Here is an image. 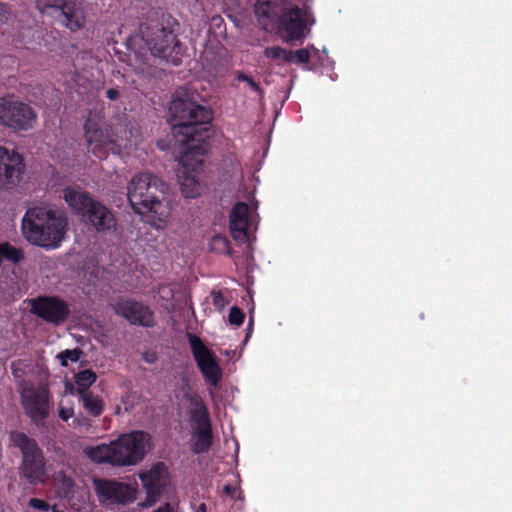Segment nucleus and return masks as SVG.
<instances>
[{
	"label": "nucleus",
	"instance_id": "obj_34",
	"mask_svg": "<svg viewBox=\"0 0 512 512\" xmlns=\"http://www.w3.org/2000/svg\"><path fill=\"white\" fill-rule=\"evenodd\" d=\"M119 96L120 91L117 88H110L106 91V97L111 101L117 100Z\"/></svg>",
	"mask_w": 512,
	"mask_h": 512
},
{
	"label": "nucleus",
	"instance_id": "obj_22",
	"mask_svg": "<svg viewBox=\"0 0 512 512\" xmlns=\"http://www.w3.org/2000/svg\"><path fill=\"white\" fill-rule=\"evenodd\" d=\"M78 399L86 413L92 417L101 416L105 410L103 398L92 391H83L82 394L78 395Z\"/></svg>",
	"mask_w": 512,
	"mask_h": 512
},
{
	"label": "nucleus",
	"instance_id": "obj_10",
	"mask_svg": "<svg viewBox=\"0 0 512 512\" xmlns=\"http://www.w3.org/2000/svg\"><path fill=\"white\" fill-rule=\"evenodd\" d=\"M30 312L57 327L70 319L71 304L57 295H40L30 300Z\"/></svg>",
	"mask_w": 512,
	"mask_h": 512
},
{
	"label": "nucleus",
	"instance_id": "obj_15",
	"mask_svg": "<svg viewBox=\"0 0 512 512\" xmlns=\"http://www.w3.org/2000/svg\"><path fill=\"white\" fill-rule=\"evenodd\" d=\"M146 491V499L142 507H150L157 502L170 482L168 467L164 462H156L147 471L139 474Z\"/></svg>",
	"mask_w": 512,
	"mask_h": 512
},
{
	"label": "nucleus",
	"instance_id": "obj_3",
	"mask_svg": "<svg viewBox=\"0 0 512 512\" xmlns=\"http://www.w3.org/2000/svg\"><path fill=\"white\" fill-rule=\"evenodd\" d=\"M67 225V218L63 213L44 206H35L26 210L21 221V231L24 239L31 245L51 249L60 246Z\"/></svg>",
	"mask_w": 512,
	"mask_h": 512
},
{
	"label": "nucleus",
	"instance_id": "obj_37",
	"mask_svg": "<svg viewBox=\"0 0 512 512\" xmlns=\"http://www.w3.org/2000/svg\"><path fill=\"white\" fill-rule=\"evenodd\" d=\"M223 491L226 495L233 496L236 492V489H235V487H233L231 485H225L223 487Z\"/></svg>",
	"mask_w": 512,
	"mask_h": 512
},
{
	"label": "nucleus",
	"instance_id": "obj_11",
	"mask_svg": "<svg viewBox=\"0 0 512 512\" xmlns=\"http://www.w3.org/2000/svg\"><path fill=\"white\" fill-rule=\"evenodd\" d=\"M93 486L99 502L105 506L127 505L137 498L136 484L114 479L94 478Z\"/></svg>",
	"mask_w": 512,
	"mask_h": 512
},
{
	"label": "nucleus",
	"instance_id": "obj_38",
	"mask_svg": "<svg viewBox=\"0 0 512 512\" xmlns=\"http://www.w3.org/2000/svg\"><path fill=\"white\" fill-rule=\"evenodd\" d=\"M195 512H207V507L205 503H201Z\"/></svg>",
	"mask_w": 512,
	"mask_h": 512
},
{
	"label": "nucleus",
	"instance_id": "obj_24",
	"mask_svg": "<svg viewBox=\"0 0 512 512\" xmlns=\"http://www.w3.org/2000/svg\"><path fill=\"white\" fill-rule=\"evenodd\" d=\"M74 379L77 386V395H80L83 391H90L89 388L96 382L97 375L91 369H86L76 373Z\"/></svg>",
	"mask_w": 512,
	"mask_h": 512
},
{
	"label": "nucleus",
	"instance_id": "obj_21",
	"mask_svg": "<svg viewBox=\"0 0 512 512\" xmlns=\"http://www.w3.org/2000/svg\"><path fill=\"white\" fill-rule=\"evenodd\" d=\"M249 206L245 202H237L230 213L229 229L234 239L246 236L248 229Z\"/></svg>",
	"mask_w": 512,
	"mask_h": 512
},
{
	"label": "nucleus",
	"instance_id": "obj_30",
	"mask_svg": "<svg viewBox=\"0 0 512 512\" xmlns=\"http://www.w3.org/2000/svg\"><path fill=\"white\" fill-rule=\"evenodd\" d=\"M310 61V53L306 48L293 52V62L307 64Z\"/></svg>",
	"mask_w": 512,
	"mask_h": 512
},
{
	"label": "nucleus",
	"instance_id": "obj_20",
	"mask_svg": "<svg viewBox=\"0 0 512 512\" xmlns=\"http://www.w3.org/2000/svg\"><path fill=\"white\" fill-rule=\"evenodd\" d=\"M190 406V421L194 430L211 429V418L206 403L198 394L187 396Z\"/></svg>",
	"mask_w": 512,
	"mask_h": 512
},
{
	"label": "nucleus",
	"instance_id": "obj_19",
	"mask_svg": "<svg viewBox=\"0 0 512 512\" xmlns=\"http://www.w3.org/2000/svg\"><path fill=\"white\" fill-rule=\"evenodd\" d=\"M287 7L286 0H256L255 14L259 23L268 30L276 26Z\"/></svg>",
	"mask_w": 512,
	"mask_h": 512
},
{
	"label": "nucleus",
	"instance_id": "obj_31",
	"mask_svg": "<svg viewBox=\"0 0 512 512\" xmlns=\"http://www.w3.org/2000/svg\"><path fill=\"white\" fill-rule=\"evenodd\" d=\"M29 506L43 512H48L50 510V504L39 498H31L29 500Z\"/></svg>",
	"mask_w": 512,
	"mask_h": 512
},
{
	"label": "nucleus",
	"instance_id": "obj_35",
	"mask_svg": "<svg viewBox=\"0 0 512 512\" xmlns=\"http://www.w3.org/2000/svg\"><path fill=\"white\" fill-rule=\"evenodd\" d=\"M253 326H254V319H253L252 313H250L249 322H248V325H247L246 335H245L244 342H247L248 338L252 334Z\"/></svg>",
	"mask_w": 512,
	"mask_h": 512
},
{
	"label": "nucleus",
	"instance_id": "obj_14",
	"mask_svg": "<svg viewBox=\"0 0 512 512\" xmlns=\"http://www.w3.org/2000/svg\"><path fill=\"white\" fill-rule=\"evenodd\" d=\"M25 171L24 158L15 150L0 146V191L15 188Z\"/></svg>",
	"mask_w": 512,
	"mask_h": 512
},
{
	"label": "nucleus",
	"instance_id": "obj_17",
	"mask_svg": "<svg viewBox=\"0 0 512 512\" xmlns=\"http://www.w3.org/2000/svg\"><path fill=\"white\" fill-rule=\"evenodd\" d=\"M42 10L52 9L63 16V23L72 31L82 28L85 17L81 0H40Z\"/></svg>",
	"mask_w": 512,
	"mask_h": 512
},
{
	"label": "nucleus",
	"instance_id": "obj_7",
	"mask_svg": "<svg viewBox=\"0 0 512 512\" xmlns=\"http://www.w3.org/2000/svg\"><path fill=\"white\" fill-rule=\"evenodd\" d=\"M9 440L21 452L22 459L18 467L20 478L33 486L44 483L46 461L38 442L21 431H11Z\"/></svg>",
	"mask_w": 512,
	"mask_h": 512
},
{
	"label": "nucleus",
	"instance_id": "obj_39",
	"mask_svg": "<svg viewBox=\"0 0 512 512\" xmlns=\"http://www.w3.org/2000/svg\"><path fill=\"white\" fill-rule=\"evenodd\" d=\"M53 512H64L62 510H58L56 507L53 508Z\"/></svg>",
	"mask_w": 512,
	"mask_h": 512
},
{
	"label": "nucleus",
	"instance_id": "obj_23",
	"mask_svg": "<svg viewBox=\"0 0 512 512\" xmlns=\"http://www.w3.org/2000/svg\"><path fill=\"white\" fill-rule=\"evenodd\" d=\"M213 444V432L211 429L195 430L192 440V451L195 454H203L210 450Z\"/></svg>",
	"mask_w": 512,
	"mask_h": 512
},
{
	"label": "nucleus",
	"instance_id": "obj_13",
	"mask_svg": "<svg viewBox=\"0 0 512 512\" xmlns=\"http://www.w3.org/2000/svg\"><path fill=\"white\" fill-rule=\"evenodd\" d=\"M100 119L99 114H94L90 111L84 124L85 137L88 145L92 153L99 158L107 155L109 145L122 146L120 140L114 133L101 127Z\"/></svg>",
	"mask_w": 512,
	"mask_h": 512
},
{
	"label": "nucleus",
	"instance_id": "obj_12",
	"mask_svg": "<svg viewBox=\"0 0 512 512\" xmlns=\"http://www.w3.org/2000/svg\"><path fill=\"white\" fill-rule=\"evenodd\" d=\"M187 339L194 360L207 382L216 387L222 377V370L217 362L216 356L197 335L188 333Z\"/></svg>",
	"mask_w": 512,
	"mask_h": 512
},
{
	"label": "nucleus",
	"instance_id": "obj_4",
	"mask_svg": "<svg viewBox=\"0 0 512 512\" xmlns=\"http://www.w3.org/2000/svg\"><path fill=\"white\" fill-rule=\"evenodd\" d=\"M149 442L150 435L147 432L135 430L121 434L109 444L91 447L87 454L97 463H108L119 467L132 466L143 460Z\"/></svg>",
	"mask_w": 512,
	"mask_h": 512
},
{
	"label": "nucleus",
	"instance_id": "obj_1",
	"mask_svg": "<svg viewBox=\"0 0 512 512\" xmlns=\"http://www.w3.org/2000/svg\"><path fill=\"white\" fill-rule=\"evenodd\" d=\"M172 133L183 147L179 158L180 189L185 198L200 196L202 185L197 178L202 168L203 157L208 152L207 140L211 136V109L192 100L187 92H177L170 107Z\"/></svg>",
	"mask_w": 512,
	"mask_h": 512
},
{
	"label": "nucleus",
	"instance_id": "obj_36",
	"mask_svg": "<svg viewBox=\"0 0 512 512\" xmlns=\"http://www.w3.org/2000/svg\"><path fill=\"white\" fill-rule=\"evenodd\" d=\"M65 392L71 395L77 394V386L69 381L65 382Z\"/></svg>",
	"mask_w": 512,
	"mask_h": 512
},
{
	"label": "nucleus",
	"instance_id": "obj_16",
	"mask_svg": "<svg viewBox=\"0 0 512 512\" xmlns=\"http://www.w3.org/2000/svg\"><path fill=\"white\" fill-rule=\"evenodd\" d=\"M113 309L117 315L122 316L132 325L142 327H153L155 325L153 311L141 302L119 298Z\"/></svg>",
	"mask_w": 512,
	"mask_h": 512
},
{
	"label": "nucleus",
	"instance_id": "obj_6",
	"mask_svg": "<svg viewBox=\"0 0 512 512\" xmlns=\"http://www.w3.org/2000/svg\"><path fill=\"white\" fill-rule=\"evenodd\" d=\"M64 199L84 222L92 225L98 232L115 228L116 219L113 213L105 205L94 200L88 192L67 187L64 189Z\"/></svg>",
	"mask_w": 512,
	"mask_h": 512
},
{
	"label": "nucleus",
	"instance_id": "obj_29",
	"mask_svg": "<svg viewBox=\"0 0 512 512\" xmlns=\"http://www.w3.org/2000/svg\"><path fill=\"white\" fill-rule=\"evenodd\" d=\"M236 80L246 82L252 90L257 92L260 95V97H263V89L261 88L259 83H257L252 77L248 76L243 72H238L236 75Z\"/></svg>",
	"mask_w": 512,
	"mask_h": 512
},
{
	"label": "nucleus",
	"instance_id": "obj_32",
	"mask_svg": "<svg viewBox=\"0 0 512 512\" xmlns=\"http://www.w3.org/2000/svg\"><path fill=\"white\" fill-rule=\"evenodd\" d=\"M211 295H212V303H213L214 307H216L218 309L224 308V306L226 305V300H225L222 292L221 291H213Z\"/></svg>",
	"mask_w": 512,
	"mask_h": 512
},
{
	"label": "nucleus",
	"instance_id": "obj_9",
	"mask_svg": "<svg viewBox=\"0 0 512 512\" xmlns=\"http://www.w3.org/2000/svg\"><path fill=\"white\" fill-rule=\"evenodd\" d=\"M21 405L24 413L33 424L41 428L45 426L50 414V391L46 386L26 384L20 390Z\"/></svg>",
	"mask_w": 512,
	"mask_h": 512
},
{
	"label": "nucleus",
	"instance_id": "obj_28",
	"mask_svg": "<svg viewBox=\"0 0 512 512\" xmlns=\"http://www.w3.org/2000/svg\"><path fill=\"white\" fill-rule=\"evenodd\" d=\"M245 319V314L242 309L237 306H232L229 310L228 320L231 325L240 326Z\"/></svg>",
	"mask_w": 512,
	"mask_h": 512
},
{
	"label": "nucleus",
	"instance_id": "obj_18",
	"mask_svg": "<svg viewBox=\"0 0 512 512\" xmlns=\"http://www.w3.org/2000/svg\"><path fill=\"white\" fill-rule=\"evenodd\" d=\"M287 41H297L304 36L306 21L297 5H288L276 26Z\"/></svg>",
	"mask_w": 512,
	"mask_h": 512
},
{
	"label": "nucleus",
	"instance_id": "obj_26",
	"mask_svg": "<svg viewBox=\"0 0 512 512\" xmlns=\"http://www.w3.org/2000/svg\"><path fill=\"white\" fill-rule=\"evenodd\" d=\"M81 351L79 349H66L58 354L60 364L64 367L68 366V362H77L80 358Z\"/></svg>",
	"mask_w": 512,
	"mask_h": 512
},
{
	"label": "nucleus",
	"instance_id": "obj_2",
	"mask_svg": "<svg viewBox=\"0 0 512 512\" xmlns=\"http://www.w3.org/2000/svg\"><path fill=\"white\" fill-rule=\"evenodd\" d=\"M168 186L157 176L149 172L135 174L128 185V200L140 215H149V221L156 228L165 226L170 215L168 203H164V195Z\"/></svg>",
	"mask_w": 512,
	"mask_h": 512
},
{
	"label": "nucleus",
	"instance_id": "obj_25",
	"mask_svg": "<svg viewBox=\"0 0 512 512\" xmlns=\"http://www.w3.org/2000/svg\"><path fill=\"white\" fill-rule=\"evenodd\" d=\"M264 56L266 58L278 61V63H290L293 62V52L288 51L279 46L268 47L264 50Z\"/></svg>",
	"mask_w": 512,
	"mask_h": 512
},
{
	"label": "nucleus",
	"instance_id": "obj_5",
	"mask_svg": "<svg viewBox=\"0 0 512 512\" xmlns=\"http://www.w3.org/2000/svg\"><path fill=\"white\" fill-rule=\"evenodd\" d=\"M176 21L170 16L149 19L139 27V34L151 54L173 65L181 63L182 46L174 29Z\"/></svg>",
	"mask_w": 512,
	"mask_h": 512
},
{
	"label": "nucleus",
	"instance_id": "obj_33",
	"mask_svg": "<svg viewBox=\"0 0 512 512\" xmlns=\"http://www.w3.org/2000/svg\"><path fill=\"white\" fill-rule=\"evenodd\" d=\"M58 414H59V417L63 420V421H68L71 417H73L74 415V410L73 408H66V407H63V406H60L59 410H58Z\"/></svg>",
	"mask_w": 512,
	"mask_h": 512
},
{
	"label": "nucleus",
	"instance_id": "obj_27",
	"mask_svg": "<svg viewBox=\"0 0 512 512\" xmlns=\"http://www.w3.org/2000/svg\"><path fill=\"white\" fill-rule=\"evenodd\" d=\"M211 248L220 253L228 252L230 248L229 240L221 235L213 236L211 240Z\"/></svg>",
	"mask_w": 512,
	"mask_h": 512
},
{
	"label": "nucleus",
	"instance_id": "obj_8",
	"mask_svg": "<svg viewBox=\"0 0 512 512\" xmlns=\"http://www.w3.org/2000/svg\"><path fill=\"white\" fill-rule=\"evenodd\" d=\"M37 113L28 104L13 96L0 97V124L15 132L34 128Z\"/></svg>",
	"mask_w": 512,
	"mask_h": 512
}]
</instances>
